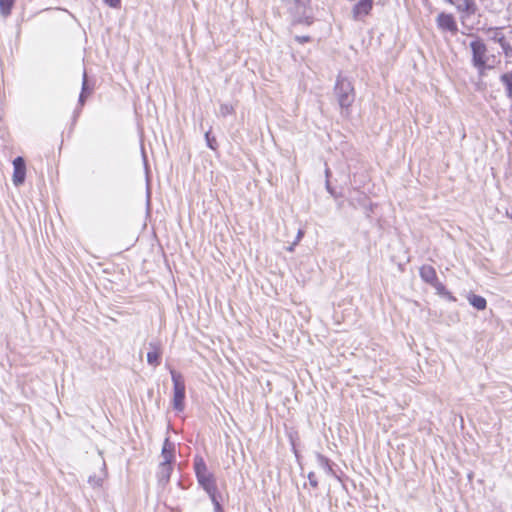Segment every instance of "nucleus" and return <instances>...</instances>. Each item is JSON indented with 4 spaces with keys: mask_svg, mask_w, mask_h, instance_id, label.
I'll return each mask as SVG.
<instances>
[{
    "mask_svg": "<svg viewBox=\"0 0 512 512\" xmlns=\"http://www.w3.org/2000/svg\"><path fill=\"white\" fill-rule=\"evenodd\" d=\"M194 469L199 484L209 495L214 505L215 512H223L216 496L217 486L214 476L208 471L207 466L202 458L195 459Z\"/></svg>",
    "mask_w": 512,
    "mask_h": 512,
    "instance_id": "obj_1",
    "label": "nucleus"
},
{
    "mask_svg": "<svg viewBox=\"0 0 512 512\" xmlns=\"http://www.w3.org/2000/svg\"><path fill=\"white\" fill-rule=\"evenodd\" d=\"M335 93L340 107L348 110L354 102V88L351 82L346 78L338 77L335 85Z\"/></svg>",
    "mask_w": 512,
    "mask_h": 512,
    "instance_id": "obj_2",
    "label": "nucleus"
},
{
    "mask_svg": "<svg viewBox=\"0 0 512 512\" xmlns=\"http://www.w3.org/2000/svg\"><path fill=\"white\" fill-rule=\"evenodd\" d=\"M174 395H173V408L179 412L184 410V399H185V382L183 376L175 371L170 370Z\"/></svg>",
    "mask_w": 512,
    "mask_h": 512,
    "instance_id": "obj_3",
    "label": "nucleus"
},
{
    "mask_svg": "<svg viewBox=\"0 0 512 512\" xmlns=\"http://www.w3.org/2000/svg\"><path fill=\"white\" fill-rule=\"evenodd\" d=\"M470 49L472 52L473 65L479 70L483 71L488 62L487 48L482 40L475 38L470 43Z\"/></svg>",
    "mask_w": 512,
    "mask_h": 512,
    "instance_id": "obj_4",
    "label": "nucleus"
},
{
    "mask_svg": "<svg viewBox=\"0 0 512 512\" xmlns=\"http://www.w3.org/2000/svg\"><path fill=\"white\" fill-rule=\"evenodd\" d=\"M286 3L288 10L294 16L295 20L302 22L307 19V4L309 0H282Z\"/></svg>",
    "mask_w": 512,
    "mask_h": 512,
    "instance_id": "obj_5",
    "label": "nucleus"
},
{
    "mask_svg": "<svg viewBox=\"0 0 512 512\" xmlns=\"http://www.w3.org/2000/svg\"><path fill=\"white\" fill-rule=\"evenodd\" d=\"M13 178L12 181L15 186H20L25 181L26 166L22 157H17L13 161Z\"/></svg>",
    "mask_w": 512,
    "mask_h": 512,
    "instance_id": "obj_6",
    "label": "nucleus"
},
{
    "mask_svg": "<svg viewBox=\"0 0 512 512\" xmlns=\"http://www.w3.org/2000/svg\"><path fill=\"white\" fill-rule=\"evenodd\" d=\"M420 276L426 283L431 284L436 289L443 288L442 284L438 281L435 269L430 265H423L420 268Z\"/></svg>",
    "mask_w": 512,
    "mask_h": 512,
    "instance_id": "obj_7",
    "label": "nucleus"
},
{
    "mask_svg": "<svg viewBox=\"0 0 512 512\" xmlns=\"http://www.w3.org/2000/svg\"><path fill=\"white\" fill-rule=\"evenodd\" d=\"M437 24L443 30L456 33L458 28L454 17L451 14L440 13L437 16Z\"/></svg>",
    "mask_w": 512,
    "mask_h": 512,
    "instance_id": "obj_8",
    "label": "nucleus"
},
{
    "mask_svg": "<svg viewBox=\"0 0 512 512\" xmlns=\"http://www.w3.org/2000/svg\"><path fill=\"white\" fill-rule=\"evenodd\" d=\"M174 449H175L174 444L172 442H170L168 438H166L163 443V447H162V452H161L162 460L160 463H165L166 465H171V462L174 458Z\"/></svg>",
    "mask_w": 512,
    "mask_h": 512,
    "instance_id": "obj_9",
    "label": "nucleus"
},
{
    "mask_svg": "<svg viewBox=\"0 0 512 512\" xmlns=\"http://www.w3.org/2000/svg\"><path fill=\"white\" fill-rule=\"evenodd\" d=\"M371 9L372 0H361L355 5L353 9L354 17L360 18L362 16H365L370 12Z\"/></svg>",
    "mask_w": 512,
    "mask_h": 512,
    "instance_id": "obj_10",
    "label": "nucleus"
},
{
    "mask_svg": "<svg viewBox=\"0 0 512 512\" xmlns=\"http://www.w3.org/2000/svg\"><path fill=\"white\" fill-rule=\"evenodd\" d=\"M106 476H107L106 465H105V462L102 460L100 473L90 476L88 479V482L93 488H99L102 486V483H103L104 479L106 478Z\"/></svg>",
    "mask_w": 512,
    "mask_h": 512,
    "instance_id": "obj_11",
    "label": "nucleus"
},
{
    "mask_svg": "<svg viewBox=\"0 0 512 512\" xmlns=\"http://www.w3.org/2000/svg\"><path fill=\"white\" fill-rule=\"evenodd\" d=\"M488 32H489L490 39L495 41V42H497V43H499L500 46L502 47V49L505 52H507V50L510 47H509L508 43L505 40L503 32L500 29H498V28L490 29Z\"/></svg>",
    "mask_w": 512,
    "mask_h": 512,
    "instance_id": "obj_12",
    "label": "nucleus"
},
{
    "mask_svg": "<svg viewBox=\"0 0 512 512\" xmlns=\"http://www.w3.org/2000/svg\"><path fill=\"white\" fill-rule=\"evenodd\" d=\"M151 351L147 353V362L156 367L160 364L161 351L158 345L150 343Z\"/></svg>",
    "mask_w": 512,
    "mask_h": 512,
    "instance_id": "obj_13",
    "label": "nucleus"
},
{
    "mask_svg": "<svg viewBox=\"0 0 512 512\" xmlns=\"http://www.w3.org/2000/svg\"><path fill=\"white\" fill-rule=\"evenodd\" d=\"M172 467L171 465H166L165 463H160L158 467V480L160 483L165 484L169 481L171 475Z\"/></svg>",
    "mask_w": 512,
    "mask_h": 512,
    "instance_id": "obj_14",
    "label": "nucleus"
},
{
    "mask_svg": "<svg viewBox=\"0 0 512 512\" xmlns=\"http://www.w3.org/2000/svg\"><path fill=\"white\" fill-rule=\"evenodd\" d=\"M467 298H468L469 303L477 310H484L487 306L486 299L482 296H479L476 294H470V295H468Z\"/></svg>",
    "mask_w": 512,
    "mask_h": 512,
    "instance_id": "obj_15",
    "label": "nucleus"
},
{
    "mask_svg": "<svg viewBox=\"0 0 512 512\" xmlns=\"http://www.w3.org/2000/svg\"><path fill=\"white\" fill-rule=\"evenodd\" d=\"M15 0H0V14L3 17L10 15Z\"/></svg>",
    "mask_w": 512,
    "mask_h": 512,
    "instance_id": "obj_16",
    "label": "nucleus"
},
{
    "mask_svg": "<svg viewBox=\"0 0 512 512\" xmlns=\"http://www.w3.org/2000/svg\"><path fill=\"white\" fill-rule=\"evenodd\" d=\"M501 80L502 82L505 84L506 86V90H507V95L509 98L512 99V75L510 74H504L502 77H501Z\"/></svg>",
    "mask_w": 512,
    "mask_h": 512,
    "instance_id": "obj_17",
    "label": "nucleus"
},
{
    "mask_svg": "<svg viewBox=\"0 0 512 512\" xmlns=\"http://www.w3.org/2000/svg\"><path fill=\"white\" fill-rule=\"evenodd\" d=\"M317 459H318V462H319L320 466L324 469L325 472H327V473H331L332 472V469L329 466L327 458H325V457H323L321 455H318Z\"/></svg>",
    "mask_w": 512,
    "mask_h": 512,
    "instance_id": "obj_18",
    "label": "nucleus"
},
{
    "mask_svg": "<svg viewBox=\"0 0 512 512\" xmlns=\"http://www.w3.org/2000/svg\"><path fill=\"white\" fill-rule=\"evenodd\" d=\"M233 111H234V108L230 104H222L219 109L220 115L223 117L232 114Z\"/></svg>",
    "mask_w": 512,
    "mask_h": 512,
    "instance_id": "obj_19",
    "label": "nucleus"
},
{
    "mask_svg": "<svg viewBox=\"0 0 512 512\" xmlns=\"http://www.w3.org/2000/svg\"><path fill=\"white\" fill-rule=\"evenodd\" d=\"M86 90H87V74H86V72H84L83 73L82 92L79 97V102L81 104L84 103V94H85Z\"/></svg>",
    "mask_w": 512,
    "mask_h": 512,
    "instance_id": "obj_20",
    "label": "nucleus"
},
{
    "mask_svg": "<svg viewBox=\"0 0 512 512\" xmlns=\"http://www.w3.org/2000/svg\"><path fill=\"white\" fill-rule=\"evenodd\" d=\"M205 138H206L207 145H208L211 149H213V150H214V149H216V147H215L216 140H215L214 138H211V137H210V133H209V132H207V133L205 134Z\"/></svg>",
    "mask_w": 512,
    "mask_h": 512,
    "instance_id": "obj_21",
    "label": "nucleus"
},
{
    "mask_svg": "<svg viewBox=\"0 0 512 512\" xmlns=\"http://www.w3.org/2000/svg\"><path fill=\"white\" fill-rule=\"evenodd\" d=\"M108 6L112 8H118L121 0H103Z\"/></svg>",
    "mask_w": 512,
    "mask_h": 512,
    "instance_id": "obj_22",
    "label": "nucleus"
},
{
    "mask_svg": "<svg viewBox=\"0 0 512 512\" xmlns=\"http://www.w3.org/2000/svg\"><path fill=\"white\" fill-rule=\"evenodd\" d=\"M308 479H309V483L313 486V487H316L317 486V480H316V477H315V474L314 473H309L308 475Z\"/></svg>",
    "mask_w": 512,
    "mask_h": 512,
    "instance_id": "obj_23",
    "label": "nucleus"
},
{
    "mask_svg": "<svg viewBox=\"0 0 512 512\" xmlns=\"http://www.w3.org/2000/svg\"><path fill=\"white\" fill-rule=\"evenodd\" d=\"M296 40L298 42H300V43H304V42H308L309 41V37L308 36H297Z\"/></svg>",
    "mask_w": 512,
    "mask_h": 512,
    "instance_id": "obj_24",
    "label": "nucleus"
},
{
    "mask_svg": "<svg viewBox=\"0 0 512 512\" xmlns=\"http://www.w3.org/2000/svg\"><path fill=\"white\" fill-rule=\"evenodd\" d=\"M303 235H304V231L300 229L297 233L296 240L294 242L298 243L302 239Z\"/></svg>",
    "mask_w": 512,
    "mask_h": 512,
    "instance_id": "obj_25",
    "label": "nucleus"
},
{
    "mask_svg": "<svg viewBox=\"0 0 512 512\" xmlns=\"http://www.w3.org/2000/svg\"><path fill=\"white\" fill-rule=\"evenodd\" d=\"M297 245V242H293L292 245H290L287 250L292 252L294 250V247Z\"/></svg>",
    "mask_w": 512,
    "mask_h": 512,
    "instance_id": "obj_26",
    "label": "nucleus"
},
{
    "mask_svg": "<svg viewBox=\"0 0 512 512\" xmlns=\"http://www.w3.org/2000/svg\"><path fill=\"white\" fill-rule=\"evenodd\" d=\"M329 175V169H326V176L328 177Z\"/></svg>",
    "mask_w": 512,
    "mask_h": 512,
    "instance_id": "obj_27",
    "label": "nucleus"
}]
</instances>
